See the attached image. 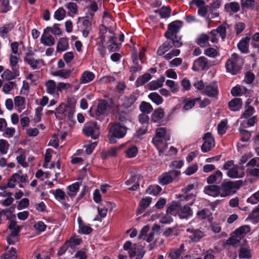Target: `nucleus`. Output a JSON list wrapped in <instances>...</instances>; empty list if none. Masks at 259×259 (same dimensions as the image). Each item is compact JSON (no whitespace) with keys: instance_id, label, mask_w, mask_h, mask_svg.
<instances>
[{"instance_id":"f257e3e1","label":"nucleus","mask_w":259,"mask_h":259,"mask_svg":"<svg viewBox=\"0 0 259 259\" xmlns=\"http://www.w3.org/2000/svg\"><path fill=\"white\" fill-rule=\"evenodd\" d=\"M108 137L110 143H114L115 138L120 139L124 137L126 134L127 128L120 123L109 124Z\"/></svg>"},{"instance_id":"f03ea898","label":"nucleus","mask_w":259,"mask_h":259,"mask_svg":"<svg viewBox=\"0 0 259 259\" xmlns=\"http://www.w3.org/2000/svg\"><path fill=\"white\" fill-rule=\"evenodd\" d=\"M243 64V59L236 53H233L226 61L225 67L227 72L234 75L239 72Z\"/></svg>"},{"instance_id":"7ed1b4c3","label":"nucleus","mask_w":259,"mask_h":259,"mask_svg":"<svg viewBox=\"0 0 259 259\" xmlns=\"http://www.w3.org/2000/svg\"><path fill=\"white\" fill-rule=\"evenodd\" d=\"M242 183L240 181L236 182L228 181L223 182L221 186L222 197H225L232 195L236 193V191L241 186Z\"/></svg>"},{"instance_id":"20e7f679","label":"nucleus","mask_w":259,"mask_h":259,"mask_svg":"<svg viewBox=\"0 0 259 259\" xmlns=\"http://www.w3.org/2000/svg\"><path fill=\"white\" fill-rule=\"evenodd\" d=\"M183 45L181 37H176V39L174 38L167 39L158 49L157 54L159 56H162L165 53L168 51L173 46L177 48L181 47Z\"/></svg>"},{"instance_id":"39448f33","label":"nucleus","mask_w":259,"mask_h":259,"mask_svg":"<svg viewBox=\"0 0 259 259\" xmlns=\"http://www.w3.org/2000/svg\"><path fill=\"white\" fill-rule=\"evenodd\" d=\"M214 65V61H209L205 57L201 56L194 61L192 69L194 71L205 70Z\"/></svg>"},{"instance_id":"423d86ee","label":"nucleus","mask_w":259,"mask_h":259,"mask_svg":"<svg viewBox=\"0 0 259 259\" xmlns=\"http://www.w3.org/2000/svg\"><path fill=\"white\" fill-rule=\"evenodd\" d=\"M182 22L179 21L172 22L168 25L167 30L164 34L165 37L167 39L174 38L176 39L177 34L180 31L182 26Z\"/></svg>"},{"instance_id":"0eeeda50","label":"nucleus","mask_w":259,"mask_h":259,"mask_svg":"<svg viewBox=\"0 0 259 259\" xmlns=\"http://www.w3.org/2000/svg\"><path fill=\"white\" fill-rule=\"evenodd\" d=\"M181 174L180 171L171 170L164 172L158 178V182L162 185H166L172 182L174 179L178 177Z\"/></svg>"},{"instance_id":"6e6552de","label":"nucleus","mask_w":259,"mask_h":259,"mask_svg":"<svg viewBox=\"0 0 259 259\" xmlns=\"http://www.w3.org/2000/svg\"><path fill=\"white\" fill-rule=\"evenodd\" d=\"M99 127L96 122L90 121L87 122L83 128V132L87 136H92L94 139H97L99 135Z\"/></svg>"},{"instance_id":"1a4fd4ad","label":"nucleus","mask_w":259,"mask_h":259,"mask_svg":"<svg viewBox=\"0 0 259 259\" xmlns=\"http://www.w3.org/2000/svg\"><path fill=\"white\" fill-rule=\"evenodd\" d=\"M202 139L204 142L201 148L202 151L207 152L214 147L215 141L211 133L208 132L205 134Z\"/></svg>"},{"instance_id":"9d476101","label":"nucleus","mask_w":259,"mask_h":259,"mask_svg":"<svg viewBox=\"0 0 259 259\" xmlns=\"http://www.w3.org/2000/svg\"><path fill=\"white\" fill-rule=\"evenodd\" d=\"M107 107V103L106 101L104 100H100L97 105L96 109L93 111L91 108L89 112L91 116L97 118L106 113Z\"/></svg>"},{"instance_id":"9b49d317","label":"nucleus","mask_w":259,"mask_h":259,"mask_svg":"<svg viewBox=\"0 0 259 259\" xmlns=\"http://www.w3.org/2000/svg\"><path fill=\"white\" fill-rule=\"evenodd\" d=\"M143 179V177L140 174L132 176L128 180L126 181L125 184L126 185H132L128 189L131 191L137 190L140 185V181Z\"/></svg>"},{"instance_id":"f8f14e48","label":"nucleus","mask_w":259,"mask_h":259,"mask_svg":"<svg viewBox=\"0 0 259 259\" xmlns=\"http://www.w3.org/2000/svg\"><path fill=\"white\" fill-rule=\"evenodd\" d=\"M202 93L209 97H215L219 93L217 84L214 82L206 84Z\"/></svg>"},{"instance_id":"ddd939ff","label":"nucleus","mask_w":259,"mask_h":259,"mask_svg":"<svg viewBox=\"0 0 259 259\" xmlns=\"http://www.w3.org/2000/svg\"><path fill=\"white\" fill-rule=\"evenodd\" d=\"M168 140L155 136L152 140L153 144L157 147L159 153H162L167 148L166 141Z\"/></svg>"},{"instance_id":"4468645a","label":"nucleus","mask_w":259,"mask_h":259,"mask_svg":"<svg viewBox=\"0 0 259 259\" xmlns=\"http://www.w3.org/2000/svg\"><path fill=\"white\" fill-rule=\"evenodd\" d=\"M221 187L215 185L207 186L204 188V192L212 197H217L219 195L221 196Z\"/></svg>"},{"instance_id":"2eb2a0df","label":"nucleus","mask_w":259,"mask_h":259,"mask_svg":"<svg viewBox=\"0 0 259 259\" xmlns=\"http://www.w3.org/2000/svg\"><path fill=\"white\" fill-rule=\"evenodd\" d=\"M193 214V210L188 205L181 207L178 211V215L180 219H187Z\"/></svg>"},{"instance_id":"dca6fc26","label":"nucleus","mask_w":259,"mask_h":259,"mask_svg":"<svg viewBox=\"0 0 259 259\" xmlns=\"http://www.w3.org/2000/svg\"><path fill=\"white\" fill-rule=\"evenodd\" d=\"M251 45L253 52L252 56H259V32H256L252 35Z\"/></svg>"},{"instance_id":"f3484780","label":"nucleus","mask_w":259,"mask_h":259,"mask_svg":"<svg viewBox=\"0 0 259 259\" xmlns=\"http://www.w3.org/2000/svg\"><path fill=\"white\" fill-rule=\"evenodd\" d=\"M47 93L50 95H58V84L53 80H49L45 83Z\"/></svg>"},{"instance_id":"a211bd4d","label":"nucleus","mask_w":259,"mask_h":259,"mask_svg":"<svg viewBox=\"0 0 259 259\" xmlns=\"http://www.w3.org/2000/svg\"><path fill=\"white\" fill-rule=\"evenodd\" d=\"M187 231L191 233V235L189 236V238L193 242L199 241L205 236V234L203 232L198 229H187Z\"/></svg>"},{"instance_id":"6ab92c4d","label":"nucleus","mask_w":259,"mask_h":259,"mask_svg":"<svg viewBox=\"0 0 259 259\" xmlns=\"http://www.w3.org/2000/svg\"><path fill=\"white\" fill-rule=\"evenodd\" d=\"M75 102L74 100H70V102H68L67 105L65 108V111L64 112V118L67 117L69 119H71L72 117L74 111V106Z\"/></svg>"},{"instance_id":"aec40b11","label":"nucleus","mask_w":259,"mask_h":259,"mask_svg":"<svg viewBox=\"0 0 259 259\" xmlns=\"http://www.w3.org/2000/svg\"><path fill=\"white\" fill-rule=\"evenodd\" d=\"M40 42L45 46H53L55 44L54 37L51 34H42L40 37Z\"/></svg>"},{"instance_id":"412c9836","label":"nucleus","mask_w":259,"mask_h":259,"mask_svg":"<svg viewBox=\"0 0 259 259\" xmlns=\"http://www.w3.org/2000/svg\"><path fill=\"white\" fill-rule=\"evenodd\" d=\"M250 38L245 37L241 39L238 44V48L242 53H247L249 52V42Z\"/></svg>"},{"instance_id":"4be33fe9","label":"nucleus","mask_w":259,"mask_h":259,"mask_svg":"<svg viewBox=\"0 0 259 259\" xmlns=\"http://www.w3.org/2000/svg\"><path fill=\"white\" fill-rule=\"evenodd\" d=\"M242 105V101L240 98H234L229 102V107L231 110L237 111L239 110Z\"/></svg>"},{"instance_id":"5701e85b","label":"nucleus","mask_w":259,"mask_h":259,"mask_svg":"<svg viewBox=\"0 0 259 259\" xmlns=\"http://www.w3.org/2000/svg\"><path fill=\"white\" fill-rule=\"evenodd\" d=\"M95 76V74L92 72L85 71L83 72L80 77V82L83 84L88 83L92 81Z\"/></svg>"},{"instance_id":"b1692460","label":"nucleus","mask_w":259,"mask_h":259,"mask_svg":"<svg viewBox=\"0 0 259 259\" xmlns=\"http://www.w3.org/2000/svg\"><path fill=\"white\" fill-rule=\"evenodd\" d=\"M137 98V97L136 94L134 93L130 95L129 96H125L123 99L122 105L125 108H129L135 103Z\"/></svg>"},{"instance_id":"393cba45","label":"nucleus","mask_w":259,"mask_h":259,"mask_svg":"<svg viewBox=\"0 0 259 259\" xmlns=\"http://www.w3.org/2000/svg\"><path fill=\"white\" fill-rule=\"evenodd\" d=\"M222 172L220 170H218L214 174L211 175L207 178V183L209 184H211L217 181L220 182L222 180Z\"/></svg>"},{"instance_id":"a878e982","label":"nucleus","mask_w":259,"mask_h":259,"mask_svg":"<svg viewBox=\"0 0 259 259\" xmlns=\"http://www.w3.org/2000/svg\"><path fill=\"white\" fill-rule=\"evenodd\" d=\"M212 215V212L209 209L205 208L196 212V217L200 220L204 219H209Z\"/></svg>"},{"instance_id":"bb28decb","label":"nucleus","mask_w":259,"mask_h":259,"mask_svg":"<svg viewBox=\"0 0 259 259\" xmlns=\"http://www.w3.org/2000/svg\"><path fill=\"white\" fill-rule=\"evenodd\" d=\"M165 80L164 76H161L156 80H153L148 84V87L150 90H155L161 87Z\"/></svg>"},{"instance_id":"cd10ccee","label":"nucleus","mask_w":259,"mask_h":259,"mask_svg":"<svg viewBox=\"0 0 259 259\" xmlns=\"http://www.w3.org/2000/svg\"><path fill=\"white\" fill-rule=\"evenodd\" d=\"M72 73V70L70 69H61L52 72V74L55 76H59L63 79L68 78Z\"/></svg>"},{"instance_id":"c85d7f7f","label":"nucleus","mask_w":259,"mask_h":259,"mask_svg":"<svg viewBox=\"0 0 259 259\" xmlns=\"http://www.w3.org/2000/svg\"><path fill=\"white\" fill-rule=\"evenodd\" d=\"M152 198L149 197H146L142 199L140 202L139 207L137 212L141 214L144 210L147 208L151 202Z\"/></svg>"},{"instance_id":"c756f323","label":"nucleus","mask_w":259,"mask_h":259,"mask_svg":"<svg viewBox=\"0 0 259 259\" xmlns=\"http://www.w3.org/2000/svg\"><path fill=\"white\" fill-rule=\"evenodd\" d=\"M14 27L12 23L5 24L0 28V36L5 39L8 37V33L11 31Z\"/></svg>"},{"instance_id":"7c9ffc66","label":"nucleus","mask_w":259,"mask_h":259,"mask_svg":"<svg viewBox=\"0 0 259 259\" xmlns=\"http://www.w3.org/2000/svg\"><path fill=\"white\" fill-rule=\"evenodd\" d=\"M184 245L182 244L179 248L171 250L168 253V256L170 259H180L182 255Z\"/></svg>"},{"instance_id":"2f4dec72","label":"nucleus","mask_w":259,"mask_h":259,"mask_svg":"<svg viewBox=\"0 0 259 259\" xmlns=\"http://www.w3.org/2000/svg\"><path fill=\"white\" fill-rule=\"evenodd\" d=\"M80 186L79 182H76L67 187V193L70 197H74L76 195Z\"/></svg>"},{"instance_id":"473e14b6","label":"nucleus","mask_w":259,"mask_h":259,"mask_svg":"<svg viewBox=\"0 0 259 259\" xmlns=\"http://www.w3.org/2000/svg\"><path fill=\"white\" fill-rule=\"evenodd\" d=\"M78 224H79V233H81L82 234H89L91 233L93 229L88 225H85L83 224L80 218L78 219Z\"/></svg>"},{"instance_id":"72a5a7b5","label":"nucleus","mask_w":259,"mask_h":259,"mask_svg":"<svg viewBox=\"0 0 259 259\" xmlns=\"http://www.w3.org/2000/svg\"><path fill=\"white\" fill-rule=\"evenodd\" d=\"M69 47L68 41L65 38H60L57 46V50L58 52L65 51L68 49Z\"/></svg>"},{"instance_id":"f704fd0d","label":"nucleus","mask_w":259,"mask_h":259,"mask_svg":"<svg viewBox=\"0 0 259 259\" xmlns=\"http://www.w3.org/2000/svg\"><path fill=\"white\" fill-rule=\"evenodd\" d=\"M151 78V75L149 73H146L142 76L139 77L136 81L137 87H139L143 85L144 83L147 82Z\"/></svg>"},{"instance_id":"c9c22d12","label":"nucleus","mask_w":259,"mask_h":259,"mask_svg":"<svg viewBox=\"0 0 259 259\" xmlns=\"http://www.w3.org/2000/svg\"><path fill=\"white\" fill-rule=\"evenodd\" d=\"M210 37L206 34H201L197 38L196 42L201 47H204L208 42Z\"/></svg>"},{"instance_id":"e433bc0d","label":"nucleus","mask_w":259,"mask_h":259,"mask_svg":"<svg viewBox=\"0 0 259 259\" xmlns=\"http://www.w3.org/2000/svg\"><path fill=\"white\" fill-rule=\"evenodd\" d=\"M225 9L228 12L236 13L240 10V6L237 2H231L225 5Z\"/></svg>"},{"instance_id":"4c0bfd02","label":"nucleus","mask_w":259,"mask_h":259,"mask_svg":"<svg viewBox=\"0 0 259 259\" xmlns=\"http://www.w3.org/2000/svg\"><path fill=\"white\" fill-rule=\"evenodd\" d=\"M247 91V89L242 85H237L232 88L231 90V94L233 96H239L245 94Z\"/></svg>"},{"instance_id":"58836bf2","label":"nucleus","mask_w":259,"mask_h":259,"mask_svg":"<svg viewBox=\"0 0 259 259\" xmlns=\"http://www.w3.org/2000/svg\"><path fill=\"white\" fill-rule=\"evenodd\" d=\"M210 34L213 36L218 35L219 34L222 38H224L226 36V28L224 26H220L217 29L211 30Z\"/></svg>"},{"instance_id":"ea45409f","label":"nucleus","mask_w":259,"mask_h":259,"mask_svg":"<svg viewBox=\"0 0 259 259\" xmlns=\"http://www.w3.org/2000/svg\"><path fill=\"white\" fill-rule=\"evenodd\" d=\"M149 98L156 105H160L163 101V98L157 93L153 92L148 95Z\"/></svg>"},{"instance_id":"a19ab883","label":"nucleus","mask_w":259,"mask_h":259,"mask_svg":"<svg viewBox=\"0 0 259 259\" xmlns=\"http://www.w3.org/2000/svg\"><path fill=\"white\" fill-rule=\"evenodd\" d=\"M66 105L65 104H61L56 109L55 112V116L57 118L59 119H62L64 118V112L65 111V108Z\"/></svg>"},{"instance_id":"79ce46f5","label":"nucleus","mask_w":259,"mask_h":259,"mask_svg":"<svg viewBox=\"0 0 259 259\" xmlns=\"http://www.w3.org/2000/svg\"><path fill=\"white\" fill-rule=\"evenodd\" d=\"M255 4V0H241V7L243 9H253Z\"/></svg>"},{"instance_id":"37998d69","label":"nucleus","mask_w":259,"mask_h":259,"mask_svg":"<svg viewBox=\"0 0 259 259\" xmlns=\"http://www.w3.org/2000/svg\"><path fill=\"white\" fill-rule=\"evenodd\" d=\"M240 258H249L251 257L250 250L249 248L241 247L239 253Z\"/></svg>"},{"instance_id":"c03bdc74","label":"nucleus","mask_w":259,"mask_h":259,"mask_svg":"<svg viewBox=\"0 0 259 259\" xmlns=\"http://www.w3.org/2000/svg\"><path fill=\"white\" fill-rule=\"evenodd\" d=\"M250 231L249 226L247 225L242 226L236 229L234 233L237 236L241 237L242 236L245 235Z\"/></svg>"},{"instance_id":"a18cd8bd","label":"nucleus","mask_w":259,"mask_h":259,"mask_svg":"<svg viewBox=\"0 0 259 259\" xmlns=\"http://www.w3.org/2000/svg\"><path fill=\"white\" fill-rule=\"evenodd\" d=\"M24 61L30 65L33 69H37L38 64L43 62L42 60H35L34 58L27 57H25Z\"/></svg>"},{"instance_id":"49530a36","label":"nucleus","mask_w":259,"mask_h":259,"mask_svg":"<svg viewBox=\"0 0 259 259\" xmlns=\"http://www.w3.org/2000/svg\"><path fill=\"white\" fill-rule=\"evenodd\" d=\"M162 190V188L158 185L150 186L146 191L150 195L156 196L158 195Z\"/></svg>"},{"instance_id":"de8ad7c7","label":"nucleus","mask_w":259,"mask_h":259,"mask_svg":"<svg viewBox=\"0 0 259 259\" xmlns=\"http://www.w3.org/2000/svg\"><path fill=\"white\" fill-rule=\"evenodd\" d=\"M140 109L142 112L146 114L150 113L153 110L152 105L149 103L144 101L142 102Z\"/></svg>"},{"instance_id":"09e8293b","label":"nucleus","mask_w":259,"mask_h":259,"mask_svg":"<svg viewBox=\"0 0 259 259\" xmlns=\"http://www.w3.org/2000/svg\"><path fill=\"white\" fill-rule=\"evenodd\" d=\"M162 18H168L170 16L171 10L169 7H162L159 10H156Z\"/></svg>"},{"instance_id":"8fccbe9b","label":"nucleus","mask_w":259,"mask_h":259,"mask_svg":"<svg viewBox=\"0 0 259 259\" xmlns=\"http://www.w3.org/2000/svg\"><path fill=\"white\" fill-rule=\"evenodd\" d=\"M204 54L210 57L214 58L219 56V53L214 48H208L204 50Z\"/></svg>"},{"instance_id":"3c124183","label":"nucleus","mask_w":259,"mask_h":259,"mask_svg":"<svg viewBox=\"0 0 259 259\" xmlns=\"http://www.w3.org/2000/svg\"><path fill=\"white\" fill-rule=\"evenodd\" d=\"M66 15V11L63 8H60L56 11L54 14V18L60 21L64 19Z\"/></svg>"},{"instance_id":"603ef678","label":"nucleus","mask_w":259,"mask_h":259,"mask_svg":"<svg viewBox=\"0 0 259 259\" xmlns=\"http://www.w3.org/2000/svg\"><path fill=\"white\" fill-rule=\"evenodd\" d=\"M166 84L170 88L171 92L175 93L178 92L179 87L178 84L175 81L171 80H167L166 81Z\"/></svg>"},{"instance_id":"864d4df0","label":"nucleus","mask_w":259,"mask_h":259,"mask_svg":"<svg viewBox=\"0 0 259 259\" xmlns=\"http://www.w3.org/2000/svg\"><path fill=\"white\" fill-rule=\"evenodd\" d=\"M255 110L253 107L251 106H248V107H245V110L242 115L241 118H248L250 117L251 115L253 114Z\"/></svg>"},{"instance_id":"5fc2aeb1","label":"nucleus","mask_w":259,"mask_h":259,"mask_svg":"<svg viewBox=\"0 0 259 259\" xmlns=\"http://www.w3.org/2000/svg\"><path fill=\"white\" fill-rule=\"evenodd\" d=\"M109 33L110 34V35L108 36L109 37V42L111 43L110 45L108 46V48L110 51H113L114 47L112 45L116 47L117 44L115 42L114 40L115 36L112 30L109 29Z\"/></svg>"},{"instance_id":"6e6d98bb","label":"nucleus","mask_w":259,"mask_h":259,"mask_svg":"<svg viewBox=\"0 0 259 259\" xmlns=\"http://www.w3.org/2000/svg\"><path fill=\"white\" fill-rule=\"evenodd\" d=\"M156 137L169 140V136L166 135V129L164 127L158 128L156 131Z\"/></svg>"},{"instance_id":"4d7b16f0","label":"nucleus","mask_w":259,"mask_h":259,"mask_svg":"<svg viewBox=\"0 0 259 259\" xmlns=\"http://www.w3.org/2000/svg\"><path fill=\"white\" fill-rule=\"evenodd\" d=\"M138 152V148L136 146H134L126 150L125 155L128 158H133L137 155Z\"/></svg>"},{"instance_id":"13d9d810","label":"nucleus","mask_w":259,"mask_h":259,"mask_svg":"<svg viewBox=\"0 0 259 259\" xmlns=\"http://www.w3.org/2000/svg\"><path fill=\"white\" fill-rule=\"evenodd\" d=\"M20 151L21 153L20 155L17 156L16 158L17 161L23 167H26L28 166V163L25 161V155L24 152L22 150V149H20Z\"/></svg>"},{"instance_id":"bf43d9fd","label":"nucleus","mask_w":259,"mask_h":259,"mask_svg":"<svg viewBox=\"0 0 259 259\" xmlns=\"http://www.w3.org/2000/svg\"><path fill=\"white\" fill-rule=\"evenodd\" d=\"M9 145L6 140H0V153L2 155L6 154L9 148Z\"/></svg>"},{"instance_id":"052dcab7","label":"nucleus","mask_w":259,"mask_h":259,"mask_svg":"<svg viewBox=\"0 0 259 259\" xmlns=\"http://www.w3.org/2000/svg\"><path fill=\"white\" fill-rule=\"evenodd\" d=\"M16 83L14 81H9L5 83L3 88V91L6 94H8L15 86Z\"/></svg>"},{"instance_id":"680f3d73","label":"nucleus","mask_w":259,"mask_h":259,"mask_svg":"<svg viewBox=\"0 0 259 259\" xmlns=\"http://www.w3.org/2000/svg\"><path fill=\"white\" fill-rule=\"evenodd\" d=\"M1 2L2 7L1 13H6L11 10V7L10 5L9 0H2Z\"/></svg>"},{"instance_id":"e2e57ef3","label":"nucleus","mask_w":259,"mask_h":259,"mask_svg":"<svg viewBox=\"0 0 259 259\" xmlns=\"http://www.w3.org/2000/svg\"><path fill=\"white\" fill-rule=\"evenodd\" d=\"M134 65L131 67V71L132 75L142 69V66L139 64L138 59L136 58L133 60Z\"/></svg>"},{"instance_id":"0e129e2a","label":"nucleus","mask_w":259,"mask_h":259,"mask_svg":"<svg viewBox=\"0 0 259 259\" xmlns=\"http://www.w3.org/2000/svg\"><path fill=\"white\" fill-rule=\"evenodd\" d=\"M227 176L231 178H237L240 177L237 171V166H233L227 172Z\"/></svg>"},{"instance_id":"69168bd1","label":"nucleus","mask_w":259,"mask_h":259,"mask_svg":"<svg viewBox=\"0 0 259 259\" xmlns=\"http://www.w3.org/2000/svg\"><path fill=\"white\" fill-rule=\"evenodd\" d=\"M199 100V98H197L193 100L186 101L183 107V109H184L185 110H188L191 109L194 106L196 101H197Z\"/></svg>"},{"instance_id":"338daca9","label":"nucleus","mask_w":259,"mask_h":259,"mask_svg":"<svg viewBox=\"0 0 259 259\" xmlns=\"http://www.w3.org/2000/svg\"><path fill=\"white\" fill-rule=\"evenodd\" d=\"M164 115V112L163 109L161 108H158L155 110L154 113H153V116L154 118L157 119H162Z\"/></svg>"},{"instance_id":"774afa93","label":"nucleus","mask_w":259,"mask_h":259,"mask_svg":"<svg viewBox=\"0 0 259 259\" xmlns=\"http://www.w3.org/2000/svg\"><path fill=\"white\" fill-rule=\"evenodd\" d=\"M66 7L73 14L77 13V5L75 3L69 2L66 4Z\"/></svg>"}]
</instances>
